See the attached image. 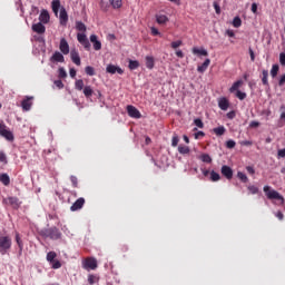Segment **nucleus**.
<instances>
[{"mask_svg": "<svg viewBox=\"0 0 285 285\" xmlns=\"http://www.w3.org/2000/svg\"><path fill=\"white\" fill-rule=\"evenodd\" d=\"M263 190L267 199H277L281 204H284V196H282L277 190L271 189V186H264Z\"/></svg>", "mask_w": 285, "mask_h": 285, "instance_id": "1", "label": "nucleus"}, {"mask_svg": "<svg viewBox=\"0 0 285 285\" xmlns=\"http://www.w3.org/2000/svg\"><path fill=\"white\" fill-rule=\"evenodd\" d=\"M12 246V238L10 236H0V253L6 255L10 247Z\"/></svg>", "mask_w": 285, "mask_h": 285, "instance_id": "2", "label": "nucleus"}, {"mask_svg": "<svg viewBox=\"0 0 285 285\" xmlns=\"http://www.w3.org/2000/svg\"><path fill=\"white\" fill-rule=\"evenodd\" d=\"M0 136L4 137L7 141H14V135L12 131L8 130V126L3 122H0Z\"/></svg>", "mask_w": 285, "mask_h": 285, "instance_id": "3", "label": "nucleus"}, {"mask_svg": "<svg viewBox=\"0 0 285 285\" xmlns=\"http://www.w3.org/2000/svg\"><path fill=\"white\" fill-rule=\"evenodd\" d=\"M43 237H49L50 239H60L61 233L57 227H51L42 232Z\"/></svg>", "mask_w": 285, "mask_h": 285, "instance_id": "4", "label": "nucleus"}, {"mask_svg": "<svg viewBox=\"0 0 285 285\" xmlns=\"http://www.w3.org/2000/svg\"><path fill=\"white\" fill-rule=\"evenodd\" d=\"M97 266V258L95 257H88L82 262V268L85 271H95Z\"/></svg>", "mask_w": 285, "mask_h": 285, "instance_id": "5", "label": "nucleus"}, {"mask_svg": "<svg viewBox=\"0 0 285 285\" xmlns=\"http://www.w3.org/2000/svg\"><path fill=\"white\" fill-rule=\"evenodd\" d=\"M127 112L132 119H141V112L132 105L127 106Z\"/></svg>", "mask_w": 285, "mask_h": 285, "instance_id": "6", "label": "nucleus"}, {"mask_svg": "<svg viewBox=\"0 0 285 285\" xmlns=\"http://www.w3.org/2000/svg\"><path fill=\"white\" fill-rule=\"evenodd\" d=\"M77 40L86 50H90V40H88L86 33H77Z\"/></svg>", "mask_w": 285, "mask_h": 285, "instance_id": "7", "label": "nucleus"}, {"mask_svg": "<svg viewBox=\"0 0 285 285\" xmlns=\"http://www.w3.org/2000/svg\"><path fill=\"white\" fill-rule=\"evenodd\" d=\"M32 99H35V97L26 96V98L21 101V108L24 110V112H28V110L32 108Z\"/></svg>", "mask_w": 285, "mask_h": 285, "instance_id": "8", "label": "nucleus"}, {"mask_svg": "<svg viewBox=\"0 0 285 285\" xmlns=\"http://www.w3.org/2000/svg\"><path fill=\"white\" fill-rule=\"evenodd\" d=\"M83 204H86V199L83 197L78 198L70 207L71 213L81 210L83 208Z\"/></svg>", "mask_w": 285, "mask_h": 285, "instance_id": "9", "label": "nucleus"}, {"mask_svg": "<svg viewBox=\"0 0 285 285\" xmlns=\"http://www.w3.org/2000/svg\"><path fill=\"white\" fill-rule=\"evenodd\" d=\"M59 50L62 55H70V45H68L66 38L60 39Z\"/></svg>", "mask_w": 285, "mask_h": 285, "instance_id": "10", "label": "nucleus"}, {"mask_svg": "<svg viewBox=\"0 0 285 285\" xmlns=\"http://www.w3.org/2000/svg\"><path fill=\"white\" fill-rule=\"evenodd\" d=\"M106 72H108V75H116V72L118 75H124V69H121L119 66L110 63L107 66Z\"/></svg>", "mask_w": 285, "mask_h": 285, "instance_id": "11", "label": "nucleus"}, {"mask_svg": "<svg viewBox=\"0 0 285 285\" xmlns=\"http://www.w3.org/2000/svg\"><path fill=\"white\" fill-rule=\"evenodd\" d=\"M50 61L52 63H63V61H66V58L63 57V53L55 51L53 55L50 57Z\"/></svg>", "mask_w": 285, "mask_h": 285, "instance_id": "12", "label": "nucleus"}, {"mask_svg": "<svg viewBox=\"0 0 285 285\" xmlns=\"http://www.w3.org/2000/svg\"><path fill=\"white\" fill-rule=\"evenodd\" d=\"M70 57L72 63H75L76 66H81V57L79 56V51L77 49H72L70 51Z\"/></svg>", "mask_w": 285, "mask_h": 285, "instance_id": "13", "label": "nucleus"}, {"mask_svg": "<svg viewBox=\"0 0 285 285\" xmlns=\"http://www.w3.org/2000/svg\"><path fill=\"white\" fill-rule=\"evenodd\" d=\"M220 173L226 179H233V168H230L228 165H224Z\"/></svg>", "mask_w": 285, "mask_h": 285, "instance_id": "14", "label": "nucleus"}, {"mask_svg": "<svg viewBox=\"0 0 285 285\" xmlns=\"http://www.w3.org/2000/svg\"><path fill=\"white\" fill-rule=\"evenodd\" d=\"M31 28L33 32H37V35H43L46 32V26L41 22L32 24Z\"/></svg>", "mask_w": 285, "mask_h": 285, "instance_id": "15", "label": "nucleus"}, {"mask_svg": "<svg viewBox=\"0 0 285 285\" xmlns=\"http://www.w3.org/2000/svg\"><path fill=\"white\" fill-rule=\"evenodd\" d=\"M89 39L94 46V50H101V41H99L97 35H91Z\"/></svg>", "mask_w": 285, "mask_h": 285, "instance_id": "16", "label": "nucleus"}, {"mask_svg": "<svg viewBox=\"0 0 285 285\" xmlns=\"http://www.w3.org/2000/svg\"><path fill=\"white\" fill-rule=\"evenodd\" d=\"M39 21L40 23H48L50 21V13L48 12V10L43 9L40 12Z\"/></svg>", "mask_w": 285, "mask_h": 285, "instance_id": "17", "label": "nucleus"}, {"mask_svg": "<svg viewBox=\"0 0 285 285\" xmlns=\"http://www.w3.org/2000/svg\"><path fill=\"white\" fill-rule=\"evenodd\" d=\"M59 19L61 26H66V23H68V11H66V8L60 9Z\"/></svg>", "mask_w": 285, "mask_h": 285, "instance_id": "18", "label": "nucleus"}, {"mask_svg": "<svg viewBox=\"0 0 285 285\" xmlns=\"http://www.w3.org/2000/svg\"><path fill=\"white\" fill-rule=\"evenodd\" d=\"M51 8H52L53 14L58 16L59 14V9L61 8V1L60 0H52Z\"/></svg>", "mask_w": 285, "mask_h": 285, "instance_id": "19", "label": "nucleus"}, {"mask_svg": "<svg viewBox=\"0 0 285 285\" xmlns=\"http://www.w3.org/2000/svg\"><path fill=\"white\" fill-rule=\"evenodd\" d=\"M229 106H230V104L228 102V99H226V98L219 99L218 107L220 108V110H228Z\"/></svg>", "mask_w": 285, "mask_h": 285, "instance_id": "20", "label": "nucleus"}, {"mask_svg": "<svg viewBox=\"0 0 285 285\" xmlns=\"http://www.w3.org/2000/svg\"><path fill=\"white\" fill-rule=\"evenodd\" d=\"M209 66H210V59L207 58L202 66L197 67V71L200 73L206 72V70H208Z\"/></svg>", "mask_w": 285, "mask_h": 285, "instance_id": "21", "label": "nucleus"}, {"mask_svg": "<svg viewBox=\"0 0 285 285\" xmlns=\"http://www.w3.org/2000/svg\"><path fill=\"white\" fill-rule=\"evenodd\" d=\"M193 55H199L200 57H208V51L204 48L198 49L197 47H194Z\"/></svg>", "mask_w": 285, "mask_h": 285, "instance_id": "22", "label": "nucleus"}, {"mask_svg": "<svg viewBox=\"0 0 285 285\" xmlns=\"http://www.w3.org/2000/svg\"><path fill=\"white\" fill-rule=\"evenodd\" d=\"M213 132H215L217 137H222V135L226 134V127L224 126L216 127L213 129Z\"/></svg>", "mask_w": 285, "mask_h": 285, "instance_id": "23", "label": "nucleus"}, {"mask_svg": "<svg viewBox=\"0 0 285 285\" xmlns=\"http://www.w3.org/2000/svg\"><path fill=\"white\" fill-rule=\"evenodd\" d=\"M146 68H148L149 70H153V68H155V58L150 56L146 57Z\"/></svg>", "mask_w": 285, "mask_h": 285, "instance_id": "24", "label": "nucleus"}, {"mask_svg": "<svg viewBox=\"0 0 285 285\" xmlns=\"http://www.w3.org/2000/svg\"><path fill=\"white\" fill-rule=\"evenodd\" d=\"M156 21H157V23H159V26H164V23H168V17H166L164 14H157Z\"/></svg>", "mask_w": 285, "mask_h": 285, "instance_id": "25", "label": "nucleus"}, {"mask_svg": "<svg viewBox=\"0 0 285 285\" xmlns=\"http://www.w3.org/2000/svg\"><path fill=\"white\" fill-rule=\"evenodd\" d=\"M7 202L12 206L13 208H19V198L17 197H9L7 198Z\"/></svg>", "mask_w": 285, "mask_h": 285, "instance_id": "26", "label": "nucleus"}, {"mask_svg": "<svg viewBox=\"0 0 285 285\" xmlns=\"http://www.w3.org/2000/svg\"><path fill=\"white\" fill-rule=\"evenodd\" d=\"M0 181L3 186H10V176H8V174H1Z\"/></svg>", "mask_w": 285, "mask_h": 285, "instance_id": "27", "label": "nucleus"}, {"mask_svg": "<svg viewBox=\"0 0 285 285\" xmlns=\"http://www.w3.org/2000/svg\"><path fill=\"white\" fill-rule=\"evenodd\" d=\"M92 92H94L92 87L86 86V87L83 88V95H85V97H86L87 99H90V97H92Z\"/></svg>", "mask_w": 285, "mask_h": 285, "instance_id": "28", "label": "nucleus"}, {"mask_svg": "<svg viewBox=\"0 0 285 285\" xmlns=\"http://www.w3.org/2000/svg\"><path fill=\"white\" fill-rule=\"evenodd\" d=\"M111 6V0H100V8L101 10H108Z\"/></svg>", "mask_w": 285, "mask_h": 285, "instance_id": "29", "label": "nucleus"}, {"mask_svg": "<svg viewBox=\"0 0 285 285\" xmlns=\"http://www.w3.org/2000/svg\"><path fill=\"white\" fill-rule=\"evenodd\" d=\"M76 29L79 31V32H86L87 28H86V24L81 21H77L76 22Z\"/></svg>", "mask_w": 285, "mask_h": 285, "instance_id": "30", "label": "nucleus"}, {"mask_svg": "<svg viewBox=\"0 0 285 285\" xmlns=\"http://www.w3.org/2000/svg\"><path fill=\"white\" fill-rule=\"evenodd\" d=\"M244 82L242 80H237L233 83V86L229 88V92H235V90L239 89V86H242Z\"/></svg>", "mask_w": 285, "mask_h": 285, "instance_id": "31", "label": "nucleus"}, {"mask_svg": "<svg viewBox=\"0 0 285 285\" xmlns=\"http://www.w3.org/2000/svg\"><path fill=\"white\" fill-rule=\"evenodd\" d=\"M178 153L180 155H188L190 153V148L188 146H179Z\"/></svg>", "mask_w": 285, "mask_h": 285, "instance_id": "32", "label": "nucleus"}, {"mask_svg": "<svg viewBox=\"0 0 285 285\" xmlns=\"http://www.w3.org/2000/svg\"><path fill=\"white\" fill-rule=\"evenodd\" d=\"M237 177L240 179V181H243V184H248V176H246V174L238 171Z\"/></svg>", "mask_w": 285, "mask_h": 285, "instance_id": "33", "label": "nucleus"}, {"mask_svg": "<svg viewBox=\"0 0 285 285\" xmlns=\"http://www.w3.org/2000/svg\"><path fill=\"white\" fill-rule=\"evenodd\" d=\"M263 86H268V70H263V78H262Z\"/></svg>", "mask_w": 285, "mask_h": 285, "instance_id": "34", "label": "nucleus"}, {"mask_svg": "<svg viewBox=\"0 0 285 285\" xmlns=\"http://www.w3.org/2000/svg\"><path fill=\"white\" fill-rule=\"evenodd\" d=\"M137 68H139V61L129 60V70H137Z\"/></svg>", "mask_w": 285, "mask_h": 285, "instance_id": "35", "label": "nucleus"}, {"mask_svg": "<svg viewBox=\"0 0 285 285\" xmlns=\"http://www.w3.org/2000/svg\"><path fill=\"white\" fill-rule=\"evenodd\" d=\"M58 77H59L60 79H66V77H68V73L66 72V69H65L63 67H60V68L58 69Z\"/></svg>", "mask_w": 285, "mask_h": 285, "instance_id": "36", "label": "nucleus"}, {"mask_svg": "<svg viewBox=\"0 0 285 285\" xmlns=\"http://www.w3.org/2000/svg\"><path fill=\"white\" fill-rule=\"evenodd\" d=\"M219 179H222V176H219V174H217L215 170L210 171L212 181H219Z\"/></svg>", "mask_w": 285, "mask_h": 285, "instance_id": "37", "label": "nucleus"}, {"mask_svg": "<svg viewBox=\"0 0 285 285\" xmlns=\"http://www.w3.org/2000/svg\"><path fill=\"white\" fill-rule=\"evenodd\" d=\"M279 72V65H273L271 75L273 78L277 77V73Z\"/></svg>", "mask_w": 285, "mask_h": 285, "instance_id": "38", "label": "nucleus"}, {"mask_svg": "<svg viewBox=\"0 0 285 285\" xmlns=\"http://www.w3.org/2000/svg\"><path fill=\"white\" fill-rule=\"evenodd\" d=\"M56 257H57V253L56 252H49L47 254V262H50V264H52V262L55 261Z\"/></svg>", "mask_w": 285, "mask_h": 285, "instance_id": "39", "label": "nucleus"}, {"mask_svg": "<svg viewBox=\"0 0 285 285\" xmlns=\"http://www.w3.org/2000/svg\"><path fill=\"white\" fill-rule=\"evenodd\" d=\"M85 72H86V75H88L89 77H95V68H94V67L87 66V67L85 68Z\"/></svg>", "mask_w": 285, "mask_h": 285, "instance_id": "40", "label": "nucleus"}, {"mask_svg": "<svg viewBox=\"0 0 285 285\" xmlns=\"http://www.w3.org/2000/svg\"><path fill=\"white\" fill-rule=\"evenodd\" d=\"M234 28H240L242 27V18L235 17L233 20Z\"/></svg>", "mask_w": 285, "mask_h": 285, "instance_id": "41", "label": "nucleus"}, {"mask_svg": "<svg viewBox=\"0 0 285 285\" xmlns=\"http://www.w3.org/2000/svg\"><path fill=\"white\" fill-rule=\"evenodd\" d=\"M178 145H179V136L174 135L171 138V146L173 148H177Z\"/></svg>", "mask_w": 285, "mask_h": 285, "instance_id": "42", "label": "nucleus"}, {"mask_svg": "<svg viewBox=\"0 0 285 285\" xmlns=\"http://www.w3.org/2000/svg\"><path fill=\"white\" fill-rule=\"evenodd\" d=\"M202 161H204L205 164H212L213 163V158H210V155L204 154L202 156Z\"/></svg>", "mask_w": 285, "mask_h": 285, "instance_id": "43", "label": "nucleus"}, {"mask_svg": "<svg viewBox=\"0 0 285 285\" xmlns=\"http://www.w3.org/2000/svg\"><path fill=\"white\" fill-rule=\"evenodd\" d=\"M76 90H83V80L79 79L75 82Z\"/></svg>", "mask_w": 285, "mask_h": 285, "instance_id": "44", "label": "nucleus"}, {"mask_svg": "<svg viewBox=\"0 0 285 285\" xmlns=\"http://www.w3.org/2000/svg\"><path fill=\"white\" fill-rule=\"evenodd\" d=\"M111 6H112V8H115V10H117V9L121 8L122 2H121V0H111Z\"/></svg>", "mask_w": 285, "mask_h": 285, "instance_id": "45", "label": "nucleus"}, {"mask_svg": "<svg viewBox=\"0 0 285 285\" xmlns=\"http://www.w3.org/2000/svg\"><path fill=\"white\" fill-rule=\"evenodd\" d=\"M16 242H17L20 250H23V243L21 242V236H19V233H16Z\"/></svg>", "mask_w": 285, "mask_h": 285, "instance_id": "46", "label": "nucleus"}, {"mask_svg": "<svg viewBox=\"0 0 285 285\" xmlns=\"http://www.w3.org/2000/svg\"><path fill=\"white\" fill-rule=\"evenodd\" d=\"M236 97L237 99H240V101H244V99H246V92L237 90Z\"/></svg>", "mask_w": 285, "mask_h": 285, "instance_id": "47", "label": "nucleus"}, {"mask_svg": "<svg viewBox=\"0 0 285 285\" xmlns=\"http://www.w3.org/2000/svg\"><path fill=\"white\" fill-rule=\"evenodd\" d=\"M235 146H237L235 140L230 139V140L226 141V148L233 149V148H235Z\"/></svg>", "mask_w": 285, "mask_h": 285, "instance_id": "48", "label": "nucleus"}, {"mask_svg": "<svg viewBox=\"0 0 285 285\" xmlns=\"http://www.w3.org/2000/svg\"><path fill=\"white\" fill-rule=\"evenodd\" d=\"M213 6L216 11V14H222V8L219 7V2L215 1Z\"/></svg>", "mask_w": 285, "mask_h": 285, "instance_id": "49", "label": "nucleus"}, {"mask_svg": "<svg viewBox=\"0 0 285 285\" xmlns=\"http://www.w3.org/2000/svg\"><path fill=\"white\" fill-rule=\"evenodd\" d=\"M183 41L181 40H178V41H174V42H171V48L174 49V50H177V48H179V46H183Z\"/></svg>", "mask_w": 285, "mask_h": 285, "instance_id": "50", "label": "nucleus"}, {"mask_svg": "<svg viewBox=\"0 0 285 285\" xmlns=\"http://www.w3.org/2000/svg\"><path fill=\"white\" fill-rule=\"evenodd\" d=\"M194 124H195V126H197V128H204V121H202L200 118H196L194 120Z\"/></svg>", "mask_w": 285, "mask_h": 285, "instance_id": "51", "label": "nucleus"}, {"mask_svg": "<svg viewBox=\"0 0 285 285\" xmlns=\"http://www.w3.org/2000/svg\"><path fill=\"white\" fill-rule=\"evenodd\" d=\"M70 181H71L73 188H77V186H79V181L76 176H70Z\"/></svg>", "mask_w": 285, "mask_h": 285, "instance_id": "52", "label": "nucleus"}, {"mask_svg": "<svg viewBox=\"0 0 285 285\" xmlns=\"http://www.w3.org/2000/svg\"><path fill=\"white\" fill-rule=\"evenodd\" d=\"M248 190L252 193V195H257L259 193V188L256 186H249Z\"/></svg>", "mask_w": 285, "mask_h": 285, "instance_id": "53", "label": "nucleus"}, {"mask_svg": "<svg viewBox=\"0 0 285 285\" xmlns=\"http://www.w3.org/2000/svg\"><path fill=\"white\" fill-rule=\"evenodd\" d=\"M0 163L8 164V158L6 157V153L0 151Z\"/></svg>", "mask_w": 285, "mask_h": 285, "instance_id": "54", "label": "nucleus"}, {"mask_svg": "<svg viewBox=\"0 0 285 285\" xmlns=\"http://www.w3.org/2000/svg\"><path fill=\"white\" fill-rule=\"evenodd\" d=\"M284 157H285V148L279 149V150L277 151V158H278V159H282V158H284Z\"/></svg>", "mask_w": 285, "mask_h": 285, "instance_id": "55", "label": "nucleus"}, {"mask_svg": "<svg viewBox=\"0 0 285 285\" xmlns=\"http://www.w3.org/2000/svg\"><path fill=\"white\" fill-rule=\"evenodd\" d=\"M51 264L53 269L61 268V262L59 261H53Z\"/></svg>", "mask_w": 285, "mask_h": 285, "instance_id": "56", "label": "nucleus"}, {"mask_svg": "<svg viewBox=\"0 0 285 285\" xmlns=\"http://www.w3.org/2000/svg\"><path fill=\"white\" fill-rule=\"evenodd\" d=\"M53 83L57 88H59V90H61L63 88V81H61V80H55Z\"/></svg>", "mask_w": 285, "mask_h": 285, "instance_id": "57", "label": "nucleus"}, {"mask_svg": "<svg viewBox=\"0 0 285 285\" xmlns=\"http://www.w3.org/2000/svg\"><path fill=\"white\" fill-rule=\"evenodd\" d=\"M249 128H259V121L257 120L250 121Z\"/></svg>", "mask_w": 285, "mask_h": 285, "instance_id": "58", "label": "nucleus"}, {"mask_svg": "<svg viewBox=\"0 0 285 285\" xmlns=\"http://www.w3.org/2000/svg\"><path fill=\"white\" fill-rule=\"evenodd\" d=\"M279 63H281V66H284V65H285V53H284V52H282V53L279 55Z\"/></svg>", "mask_w": 285, "mask_h": 285, "instance_id": "59", "label": "nucleus"}, {"mask_svg": "<svg viewBox=\"0 0 285 285\" xmlns=\"http://www.w3.org/2000/svg\"><path fill=\"white\" fill-rule=\"evenodd\" d=\"M95 279H97V277L95 276V275H92V274H90L89 276H88V282H89V284H95Z\"/></svg>", "mask_w": 285, "mask_h": 285, "instance_id": "60", "label": "nucleus"}, {"mask_svg": "<svg viewBox=\"0 0 285 285\" xmlns=\"http://www.w3.org/2000/svg\"><path fill=\"white\" fill-rule=\"evenodd\" d=\"M249 57H250V61H255V51H253V48L249 47Z\"/></svg>", "mask_w": 285, "mask_h": 285, "instance_id": "61", "label": "nucleus"}, {"mask_svg": "<svg viewBox=\"0 0 285 285\" xmlns=\"http://www.w3.org/2000/svg\"><path fill=\"white\" fill-rule=\"evenodd\" d=\"M199 137H206V134L204 131H198L195 134V139H199Z\"/></svg>", "mask_w": 285, "mask_h": 285, "instance_id": "62", "label": "nucleus"}, {"mask_svg": "<svg viewBox=\"0 0 285 285\" xmlns=\"http://www.w3.org/2000/svg\"><path fill=\"white\" fill-rule=\"evenodd\" d=\"M275 215L281 222L284 219V213L277 212Z\"/></svg>", "mask_w": 285, "mask_h": 285, "instance_id": "63", "label": "nucleus"}, {"mask_svg": "<svg viewBox=\"0 0 285 285\" xmlns=\"http://www.w3.org/2000/svg\"><path fill=\"white\" fill-rule=\"evenodd\" d=\"M285 83V75H283L278 81V86H284Z\"/></svg>", "mask_w": 285, "mask_h": 285, "instance_id": "64", "label": "nucleus"}]
</instances>
